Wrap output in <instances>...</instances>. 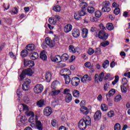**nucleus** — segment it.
Here are the masks:
<instances>
[{
  "instance_id": "nucleus-25",
  "label": "nucleus",
  "mask_w": 130,
  "mask_h": 130,
  "mask_svg": "<svg viewBox=\"0 0 130 130\" xmlns=\"http://www.w3.org/2000/svg\"><path fill=\"white\" fill-rule=\"evenodd\" d=\"M25 66L29 67V68H32V67H34L35 63L34 61L29 60L25 62Z\"/></svg>"
},
{
  "instance_id": "nucleus-5",
  "label": "nucleus",
  "mask_w": 130,
  "mask_h": 130,
  "mask_svg": "<svg viewBox=\"0 0 130 130\" xmlns=\"http://www.w3.org/2000/svg\"><path fill=\"white\" fill-rule=\"evenodd\" d=\"M80 82V78L77 77H73L71 79V84L72 86H74V87H77V86H79Z\"/></svg>"
},
{
  "instance_id": "nucleus-17",
  "label": "nucleus",
  "mask_w": 130,
  "mask_h": 130,
  "mask_svg": "<svg viewBox=\"0 0 130 130\" xmlns=\"http://www.w3.org/2000/svg\"><path fill=\"white\" fill-rule=\"evenodd\" d=\"M80 111L85 115H87V114H88L89 113V109L85 106H83L80 108Z\"/></svg>"
},
{
  "instance_id": "nucleus-44",
  "label": "nucleus",
  "mask_w": 130,
  "mask_h": 130,
  "mask_svg": "<svg viewBox=\"0 0 130 130\" xmlns=\"http://www.w3.org/2000/svg\"><path fill=\"white\" fill-rule=\"evenodd\" d=\"M101 46H103V47H105L108 45H109V42L108 41L103 42L101 43Z\"/></svg>"
},
{
  "instance_id": "nucleus-51",
  "label": "nucleus",
  "mask_w": 130,
  "mask_h": 130,
  "mask_svg": "<svg viewBox=\"0 0 130 130\" xmlns=\"http://www.w3.org/2000/svg\"><path fill=\"white\" fill-rule=\"evenodd\" d=\"M115 114H114V112L113 111H110L108 113V116L109 117H113V116H114Z\"/></svg>"
},
{
  "instance_id": "nucleus-19",
  "label": "nucleus",
  "mask_w": 130,
  "mask_h": 130,
  "mask_svg": "<svg viewBox=\"0 0 130 130\" xmlns=\"http://www.w3.org/2000/svg\"><path fill=\"white\" fill-rule=\"evenodd\" d=\"M69 49L70 51V52H73V53H75V52H79L78 47L75 48L74 46L73 45H70L69 47Z\"/></svg>"
},
{
  "instance_id": "nucleus-53",
  "label": "nucleus",
  "mask_w": 130,
  "mask_h": 130,
  "mask_svg": "<svg viewBox=\"0 0 130 130\" xmlns=\"http://www.w3.org/2000/svg\"><path fill=\"white\" fill-rule=\"evenodd\" d=\"M103 7H109V5H110V2L109 1H106L102 3Z\"/></svg>"
},
{
  "instance_id": "nucleus-34",
  "label": "nucleus",
  "mask_w": 130,
  "mask_h": 130,
  "mask_svg": "<svg viewBox=\"0 0 130 130\" xmlns=\"http://www.w3.org/2000/svg\"><path fill=\"white\" fill-rule=\"evenodd\" d=\"M28 51L26 49H24L21 52V56L22 57H26V56L28 55Z\"/></svg>"
},
{
  "instance_id": "nucleus-3",
  "label": "nucleus",
  "mask_w": 130,
  "mask_h": 130,
  "mask_svg": "<svg viewBox=\"0 0 130 130\" xmlns=\"http://www.w3.org/2000/svg\"><path fill=\"white\" fill-rule=\"evenodd\" d=\"M104 77V73L102 72L101 74L98 75L96 74L94 76V81L95 83L98 84L99 82H102L103 81V77Z\"/></svg>"
},
{
  "instance_id": "nucleus-29",
  "label": "nucleus",
  "mask_w": 130,
  "mask_h": 130,
  "mask_svg": "<svg viewBox=\"0 0 130 130\" xmlns=\"http://www.w3.org/2000/svg\"><path fill=\"white\" fill-rule=\"evenodd\" d=\"M69 55L67 53L63 54L61 56V60H63V61H67L69 59Z\"/></svg>"
},
{
  "instance_id": "nucleus-24",
  "label": "nucleus",
  "mask_w": 130,
  "mask_h": 130,
  "mask_svg": "<svg viewBox=\"0 0 130 130\" xmlns=\"http://www.w3.org/2000/svg\"><path fill=\"white\" fill-rule=\"evenodd\" d=\"M40 57L42 60H46L47 59V56L45 54L44 51L41 52Z\"/></svg>"
},
{
  "instance_id": "nucleus-55",
  "label": "nucleus",
  "mask_w": 130,
  "mask_h": 130,
  "mask_svg": "<svg viewBox=\"0 0 130 130\" xmlns=\"http://www.w3.org/2000/svg\"><path fill=\"white\" fill-rule=\"evenodd\" d=\"M121 89L122 92H123L124 93H126V92L127 91V89H126V87L124 86V85H121Z\"/></svg>"
},
{
  "instance_id": "nucleus-1",
  "label": "nucleus",
  "mask_w": 130,
  "mask_h": 130,
  "mask_svg": "<svg viewBox=\"0 0 130 130\" xmlns=\"http://www.w3.org/2000/svg\"><path fill=\"white\" fill-rule=\"evenodd\" d=\"M33 74H34V72L30 68L23 70L20 75V81L24 80L26 78V75L31 77Z\"/></svg>"
},
{
  "instance_id": "nucleus-37",
  "label": "nucleus",
  "mask_w": 130,
  "mask_h": 130,
  "mask_svg": "<svg viewBox=\"0 0 130 130\" xmlns=\"http://www.w3.org/2000/svg\"><path fill=\"white\" fill-rule=\"evenodd\" d=\"M101 108L103 111H107L108 110V107L105 104H102Z\"/></svg>"
},
{
  "instance_id": "nucleus-18",
  "label": "nucleus",
  "mask_w": 130,
  "mask_h": 130,
  "mask_svg": "<svg viewBox=\"0 0 130 130\" xmlns=\"http://www.w3.org/2000/svg\"><path fill=\"white\" fill-rule=\"evenodd\" d=\"M101 111H98L94 115V119L95 120H99L101 118Z\"/></svg>"
},
{
  "instance_id": "nucleus-50",
  "label": "nucleus",
  "mask_w": 130,
  "mask_h": 130,
  "mask_svg": "<svg viewBox=\"0 0 130 130\" xmlns=\"http://www.w3.org/2000/svg\"><path fill=\"white\" fill-rule=\"evenodd\" d=\"M121 100V95H117L115 98V102H119Z\"/></svg>"
},
{
  "instance_id": "nucleus-48",
  "label": "nucleus",
  "mask_w": 130,
  "mask_h": 130,
  "mask_svg": "<svg viewBox=\"0 0 130 130\" xmlns=\"http://www.w3.org/2000/svg\"><path fill=\"white\" fill-rule=\"evenodd\" d=\"M94 52H95V51H94V49H92V48H89L87 51V53L89 55H92Z\"/></svg>"
},
{
  "instance_id": "nucleus-64",
  "label": "nucleus",
  "mask_w": 130,
  "mask_h": 130,
  "mask_svg": "<svg viewBox=\"0 0 130 130\" xmlns=\"http://www.w3.org/2000/svg\"><path fill=\"white\" fill-rule=\"evenodd\" d=\"M124 76V77H127V78L130 79V72L125 73Z\"/></svg>"
},
{
  "instance_id": "nucleus-6",
  "label": "nucleus",
  "mask_w": 130,
  "mask_h": 130,
  "mask_svg": "<svg viewBox=\"0 0 130 130\" xmlns=\"http://www.w3.org/2000/svg\"><path fill=\"white\" fill-rule=\"evenodd\" d=\"M45 41L46 42V44L49 46V47H54V45H55V42L53 41H52L49 38H46Z\"/></svg>"
},
{
  "instance_id": "nucleus-9",
  "label": "nucleus",
  "mask_w": 130,
  "mask_h": 130,
  "mask_svg": "<svg viewBox=\"0 0 130 130\" xmlns=\"http://www.w3.org/2000/svg\"><path fill=\"white\" fill-rule=\"evenodd\" d=\"M84 122H85V124L86 125H89L90 126L91 124V118L89 117V116L85 115L83 117V118L82 119Z\"/></svg>"
},
{
  "instance_id": "nucleus-49",
  "label": "nucleus",
  "mask_w": 130,
  "mask_h": 130,
  "mask_svg": "<svg viewBox=\"0 0 130 130\" xmlns=\"http://www.w3.org/2000/svg\"><path fill=\"white\" fill-rule=\"evenodd\" d=\"M119 80V77L118 76H116L115 77V80L112 82V85H115L118 80Z\"/></svg>"
},
{
  "instance_id": "nucleus-12",
  "label": "nucleus",
  "mask_w": 130,
  "mask_h": 130,
  "mask_svg": "<svg viewBox=\"0 0 130 130\" xmlns=\"http://www.w3.org/2000/svg\"><path fill=\"white\" fill-rule=\"evenodd\" d=\"M37 118L36 119V127L38 130H43V126L42 125V123L40 122V121H38L37 120Z\"/></svg>"
},
{
  "instance_id": "nucleus-28",
  "label": "nucleus",
  "mask_w": 130,
  "mask_h": 130,
  "mask_svg": "<svg viewBox=\"0 0 130 130\" xmlns=\"http://www.w3.org/2000/svg\"><path fill=\"white\" fill-rule=\"evenodd\" d=\"M60 93V90H52L51 92L50 93V95L51 96H56L57 95L59 94Z\"/></svg>"
},
{
  "instance_id": "nucleus-36",
  "label": "nucleus",
  "mask_w": 130,
  "mask_h": 130,
  "mask_svg": "<svg viewBox=\"0 0 130 130\" xmlns=\"http://www.w3.org/2000/svg\"><path fill=\"white\" fill-rule=\"evenodd\" d=\"M49 23L51 25H55L56 24V21L54 20V18L50 17L49 18Z\"/></svg>"
},
{
  "instance_id": "nucleus-23",
  "label": "nucleus",
  "mask_w": 130,
  "mask_h": 130,
  "mask_svg": "<svg viewBox=\"0 0 130 130\" xmlns=\"http://www.w3.org/2000/svg\"><path fill=\"white\" fill-rule=\"evenodd\" d=\"M73 100V96H72V94H69L68 95H66L65 96V101L66 103H70L72 102V100Z\"/></svg>"
},
{
  "instance_id": "nucleus-46",
  "label": "nucleus",
  "mask_w": 130,
  "mask_h": 130,
  "mask_svg": "<svg viewBox=\"0 0 130 130\" xmlns=\"http://www.w3.org/2000/svg\"><path fill=\"white\" fill-rule=\"evenodd\" d=\"M70 92H71V90L68 88H66L64 90L63 94H64L65 95H66V96H68L69 95H71V94L70 93Z\"/></svg>"
},
{
  "instance_id": "nucleus-45",
  "label": "nucleus",
  "mask_w": 130,
  "mask_h": 130,
  "mask_svg": "<svg viewBox=\"0 0 130 130\" xmlns=\"http://www.w3.org/2000/svg\"><path fill=\"white\" fill-rule=\"evenodd\" d=\"M94 53L96 55H100L102 53L101 52V49L99 48H96L94 51Z\"/></svg>"
},
{
  "instance_id": "nucleus-40",
  "label": "nucleus",
  "mask_w": 130,
  "mask_h": 130,
  "mask_svg": "<svg viewBox=\"0 0 130 130\" xmlns=\"http://www.w3.org/2000/svg\"><path fill=\"white\" fill-rule=\"evenodd\" d=\"M74 97H79L80 96V91L75 90L73 92Z\"/></svg>"
},
{
  "instance_id": "nucleus-13",
  "label": "nucleus",
  "mask_w": 130,
  "mask_h": 130,
  "mask_svg": "<svg viewBox=\"0 0 130 130\" xmlns=\"http://www.w3.org/2000/svg\"><path fill=\"white\" fill-rule=\"evenodd\" d=\"M92 79L90 76L88 75H85L83 77L81 78V82L82 83H87V82H90Z\"/></svg>"
},
{
  "instance_id": "nucleus-16",
  "label": "nucleus",
  "mask_w": 130,
  "mask_h": 130,
  "mask_svg": "<svg viewBox=\"0 0 130 130\" xmlns=\"http://www.w3.org/2000/svg\"><path fill=\"white\" fill-rule=\"evenodd\" d=\"M51 59L52 61H53V62H57V63H58V62H60L61 61V57L57 55L54 57H52Z\"/></svg>"
},
{
  "instance_id": "nucleus-57",
  "label": "nucleus",
  "mask_w": 130,
  "mask_h": 130,
  "mask_svg": "<svg viewBox=\"0 0 130 130\" xmlns=\"http://www.w3.org/2000/svg\"><path fill=\"white\" fill-rule=\"evenodd\" d=\"M22 89L24 91H28V90H29V85H26L25 84H22Z\"/></svg>"
},
{
  "instance_id": "nucleus-58",
  "label": "nucleus",
  "mask_w": 130,
  "mask_h": 130,
  "mask_svg": "<svg viewBox=\"0 0 130 130\" xmlns=\"http://www.w3.org/2000/svg\"><path fill=\"white\" fill-rule=\"evenodd\" d=\"M120 12V9H119V8H116L115 9V10H114V14H115V15H118V14H119Z\"/></svg>"
},
{
  "instance_id": "nucleus-54",
  "label": "nucleus",
  "mask_w": 130,
  "mask_h": 130,
  "mask_svg": "<svg viewBox=\"0 0 130 130\" xmlns=\"http://www.w3.org/2000/svg\"><path fill=\"white\" fill-rule=\"evenodd\" d=\"M30 84H31V80L29 79H26L25 80L23 85H26V86H29V85H30Z\"/></svg>"
},
{
  "instance_id": "nucleus-38",
  "label": "nucleus",
  "mask_w": 130,
  "mask_h": 130,
  "mask_svg": "<svg viewBox=\"0 0 130 130\" xmlns=\"http://www.w3.org/2000/svg\"><path fill=\"white\" fill-rule=\"evenodd\" d=\"M36 118H37V116H31L28 119L29 122H34V121L36 122Z\"/></svg>"
},
{
  "instance_id": "nucleus-39",
  "label": "nucleus",
  "mask_w": 130,
  "mask_h": 130,
  "mask_svg": "<svg viewBox=\"0 0 130 130\" xmlns=\"http://www.w3.org/2000/svg\"><path fill=\"white\" fill-rule=\"evenodd\" d=\"M109 66V61L108 60H106L103 63V68L104 69H107V67Z\"/></svg>"
},
{
  "instance_id": "nucleus-15",
  "label": "nucleus",
  "mask_w": 130,
  "mask_h": 130,
  "mask_svg": "<svg viewBox=\"0 0 130 130\" xmlns=\"http://www.w3.org/2000/svg\"><path fill=\"white\" fill-rule=\"evenodd\" d=\"M73 29V25L70 24L66 25L64 27V31L65 33H69Z\"/></svg>"
},
{
  "instance_id": "nucleus-47",
  "label": "nucleus",
  "mask_w": 130,
  "mask_h": 130,
  "mask_svg": "<svg viewBox=\"0 0 130 130\" xmlns=\"http://www.w3.org/2000/svg\"><path fill=\"white\" fill-rule=\"evenodd\" d=\"M120 128H121L120 124L118 123H116L114 127V130H120Z\"/></svg>"
},
{
  "instance_id": "nucleus-32",
  "label": "nucleus",
  "mask_w": 130,
  "mask_h": 130,
  "mask_svg": "<svg viewBox=\"0 0 130 130\" xmlns=\"http://www.w3.org/2000/svg\"><path fill=\"white\" fill-rule=\"evenodd\" d=\"M20 107H22V109L23 111H28V110H29L28 107L26 105H25V104H24L19 105L18 106V108H20Z\"/></svg>"
},
{
  "instance_id": "nucleus-62",
  "label": "nucleus",
  "mask_w": 130,
  "mask_h": 130,
  "mask_svg": "<svg viewBox=\"0 0 130 130\" xmlns=\"http://www.w3.org/2000/svg\"><path fill=\"white\" fill-rule=\"evenodd\" d=\"M99 27L100 28V29H101L102 30H106V28H105V27L104 26V25H103V23H101L99 24Z\"/></svg>"
},
{
  "instance_id": "nucleus-27",
  "label": "nucleus",
  "mask_w": 130,
  "mask_h": 130,
  "mask_svg": "<svg viewBox=\"0 0 130 130\" xmlns=\"http://www.w3.org/2000/svg\"><path fill=\"white\" fill-rule=\"evenodd\" d=\"M37 105L40 108L43 107V106L45 105V104H44V100H41L38 101L37 103Z\"/></svg>"
},
{
  "instance_id": "nucleus-21",
  "label": "nucleus",
  "mask_w": 130,
  "mask_h": 130,
  "mask_svg": "<svg viewBox=\"0 0 130 130\" xmlns=\"http://www.w3.org/2000/svg\"><path fill=\"white\" fill-rule=\"evenodd\" d=\"M26 47V49L29 51H33V50H35L36 48L35 45L33 44L27 45Z\"/></svg>"
},
{
  "instance_id": "nucleus-33",
  "label": "nucleus",
  "mask_w": 130,
  "mask_h": 130,
  "mask_svg": "<svg viewBox=\"0 0 130 130\" xmlns=\"http://www.w3.org/2000/svg\"><path fill=\"white\" fill-rule=\"evenodd\" d=\"M110 11H111V9L109 7H103L102 8V12H103V13H109Z\"/></svg>"
},
{
  "instance_id": "nucleus-7",
  "label": "nucleus",
  "mask_w": 130,
  "mask_h": 130,
  "mask_svg": "<svg viewBox=\"0 0 130 130\" xmlns=\"http://www.w3.org/2000/svg\"><path fill=\"white\" fill-rule=\"evenodd\" d=\"M87 124H86V123L83 119H81L79 121L78 123V127L80 128V129H86V127H87Z\"/></svg>"
},
{
  "instance_id": "nucleus-26",
  "label": "nucleus",
  "mask_w": 130,
  "mask_h": 130,
  "mask_svg": "<svg viewBox=\"0 0 130 130\" xmlns=\"http://www.w3.org/2000/svg\"><path fill=\"white\" fill-rule=\"evenodd\" d=\"M82 32L83 38H87V36H88V29L84 28L82 29Z\"/></svg>"
},
{
  "instance_id": "nucleus-4",
  "label": "nucleus",
  "mask_w": 130,
  "mask_h": 130,
  "mask_svg": "<svg viewBox=\"0 0 130 130\" xmlns=\"http://www.w3.org/2000/svg\"><path fill=\"white\" fill-rule=\"evenodd\" d=\"M34 91L36 94H39L43 91V85L42 84H37L34 88Z\"/></svg>"
},
{
  "instance_id": "nucleus-56",
  "label": "nucleus",
  "mask_w": 130,
  "mask_h": 130,
  "mask_svg": "<svg viewBox=\"0 0 130 130\" xmlns=\"http://www.w3.org/2000/svg\"><path fill=\"white\" fill-rule=\"evenodd\" d=\"M74 19H75V20H77V21L81 19V16L79 15V13H74Z\"/></svg>"
},
{
  "instance_id": "nucleus-14",
  "label": "nucleus",
  "mask_w": 130,
  "mask_h": 130,
  "mask_svg": "<svg viewBox=\"0 0 130 130\" xmlns=\"http://www.w3.org/2000/svg\"><path fill=\"white\" fill-rule=\"evenodd\" d=\"M29 57L33 60H35V59H37L39 57V55L38 52H33L29 54Z\"/></svg>"
},
{
  "instance_id": "nucleus-52",
  "label": "nucleus",
  "mask_w": 130,
  "mask_h": 130,
  "mask_svg": "<svg viewBox=\"0 0 130 130\" xmlns=\"http://www.w3.org/2000/svg\"><path fill=\"white\" fill-rule=\"evenodd\" d=\"M102 15V13H101V12L99 11H97L95 12V16L96 18H100Z\"/></svg>"
},
{
  "instance_id": "nucleus-63",
  "label": "nucleus",
  "mask_w": 130,
  "mask_h": 130,
  "mask_svg": "<svg viewBox=\"0 0 130 130\" xmlns=\"http://www.w3.org/2000/svg\"><path fill=\"white\" fill-rule=\"evenodd\" d=\"M84 66L86 68H91V63L89 62H86L84 63Z\"/></svg>"
},
{
  "instance_id": "nucleus-10",
  "label": "nucleus",
  "mask_w": 130,
  "mask_h": 130,
  "mask_svg": "<svg viewBox=\"0 0 130 130\" xmlns=\"http://www.w3.org/2000/svg\"><path fill=\"white\" fill-rule=\"evenodd\" d=\"M72 35L74 38H78L80 36V30L77 28H74L72 30Z\"/></svg>"
},
{
  "instance_id": "nucleus-2",
  "label": "nucleus",
  "mask_w": 130,
  "mask_h": 130,
  "mask_svg": "<svg viewBox=\"0 0 130 130\" xmlns=\"http://www.w3.org/2000/svg\"><path fill=\"white\" fill-rule=\"evenodd\" d=\"M109 35L108 34L105 32L104 30H100L99 34L95 36V37H98L100 39L105 41L108 39Z\"/></svg>"
},
{
  "instance_id": "nucleus-31",
  "label": "nucleus",
  "mask_w": 130,
  "mask_h": 130,
  "mask_svg": "<svg viewBox=\"0 0 130 130\" xmlns=\"http://www.w3.org/2000/svg\"><path fill=\"white\" fill-rule=\"evenodd\" d=\"M63 78L65 79V84L69 85L71 82V77H70V76L66 75L64 76Z\"/></svg>"
},
{
  "instance_id": "nucleus-42",
  "label": "nucleus",
  "mask_w": 130,
  "mask_h": 130,
  "mask_svg": "<svg viewBox=\"0 0 130 130\" xmlns=\"http://www.w3.org/2000/svg\"><path fill=\"white\" fill-rule=\"evenodd\" d=\"M53 10L55 12H60L61 8L59 6L57 5L53 7Z\"/></svg>"
},
{
  "instance_id": "nucleus-22",
  "label": "nucleus",
  "mask_w": 130,
  "mask_h": 130,
  "mask_svg": "<svg viewBox=\"0 0 130 130\" xmlns=\"http://www.w3.org/2000/svg\"><path fill=\"white\" fill-rule=\"evenodd\" d=\"M52 77V75H51V74L50 73L47 72L45 74V79L46 81L48 82V83H49V82H50Z\"/></svg>"
},
{
  "instance_id": "nucleus-8",
  "label": "nucleus",
  "mask_w": 130,
  "mask_h": 130,
  "mask_svg": "<svg viewBox=\"0 0 130 130\" xmlns=\"http://www.w3.org/2000/svg\"><path fill=\"white\" fill-rule=\"evenodd\" d=\"M44 115L45 116H49L52 113V109L50 107H46L43 111Z\"/></svg>"
},
{
  "instance_id": "nucleus-41",
  "label": "nucleus",
  "mask_w": 130,
  "mask_h": 130,
  "mask_svg": "<svg viewBox=\"0 0 130 130\" xmlns=\"http://www.w3.org/2000/svg\"><path fill=\"white\" fill-rule=\"evenodd\" d=\"M95 11V9L93 8V7H88L87 8V11L90 14H93Z\"/></svg>"
},
{
  "instance_id": "nucleus-60",
  "label": "nucleus",
  "mask_w": 130,
  "mask_h": 130,
  "mask_svg": "<svg viewBox=\"0 0 130 130\" xmlns=\"http://www.w3.org/2000/svg\"><path fill=\"white\" fill-rule=\"evenodd\" d=\"M127 83H128V81H127V79H126V78H123L122 79V84L124 85H126V84H127Z\"/></svg>"
},
{
  "instance_id": "nucleus-30",
  "label": "nucleus",
  "mask_w": 130,
  "mask_h": 130,
  "mask_svg": "<svg viewBox=\"0 0 130 130\" xmlns=\"http://www.w3.org/2000/svg\"><path fill=\"white\" fill-rule=\"evenodd\" d=\"M106 28L109 30V31H112L113 29H114V26H113V24L111 23H108L106 24Z\"/></svg>"
},
{
  "instance_id": "nucleus-61",
  "label": "nucleus",
  "mask_w": 130,
  "mask_h": 130,
  "mask_svg": "<svg viewBox=\"0 0 130 130\" xmlns=\"http://www.w3.org/2000/svg\"><path fill=\"white\" fill-rule=\"evenodd\" d=\"M56 83L57 82L55 81V82H53L52 83V84H51V88L52 89H56V86H57V84H56Z\"/></svg>"
},
{
  "instance_id": "nucleus-35",
  "label": "nucleus",
  "mask_w": 130,
  "mask_h": 130,
  "mask_svg": "<svg viewBox=\"0 0 130 130\" xmlns=\"http://www.w3.org/2000/svg\"><path fill=\"white\" fill-rule=\"evenodd\" d=\"M80 7H81L82 10H86V8L88 7V4L85 2H82L80 4Z\"/></svg>"
},
{
  "instance_id": "nucleus-59",
  "label": "nucleus",
  "mask_w": 130,
  "mask_h": 130,
  "mask_svg": "<svg viewBox=\"0 0 130 130\" xmlns=\"http://www.w3.org/2000/svg\"><path fill=\"white\" fill-rule=\"evenodd\" d=\"M109 86H110V83L109 82L105 84L104 86V89L105 91H107V89L109 88Z\"/></svg>"
},
{
  "instance_id": "nucleus-20",
  "label": "nucleus",
  "mask_w": 130,
  "mask_h": 130,
  "mask_svg": "<svg viewBox=\"0 0 130 130\" xmlns=\"http://www.w3.org/2000/svg\"><path fill=\"white\" fill-rule=\"evenodd\" d=\"M70 70H68V69H63L60 71V75L64 77L68 75V73H70Z\"/></svg>"
},
{
  "instance_id": "nucleus-11",
  "label": "nucleus",
  "mask_w": 130,
  "mask_h": 130,
  "mask_svg": "<svg viewBox=\"0 0 130 130\" xmlns=\"http://www.w3.org/2000/svg\"><path fill=\"white\" fill-rule=\"evenodd\" d=\"M115 94V89H112L109 91V94H106L107 97V100L109 102L110 101V98L111 97V96H113Z\"/></svg>"
},
{
  "instance_id": "nucleus-43",
  "label": "nucleus",
  "mask_w": 130,
  "mask_h": 130,
  "mask_svg": "<svg viewBox=\"0 0 130 130\" xmlns=\"http://www.w3.org/2000/svg\"><path fill=\"white\" fill-rule=\"evenodd\" d=\"M85 10H82L81 11H80L78 12V16H80V17H82L83 16H85L86 15V12H85Z\"/></svg>"
}]
</instances>
